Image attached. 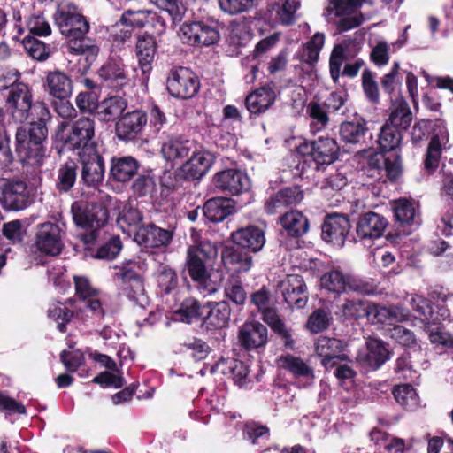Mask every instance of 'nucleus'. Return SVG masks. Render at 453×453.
Wrapping results in <instances>:
<instances>
[{
	"instance_id": "nucleus-1",
	"label": "nucleus",
	"mask_w": 453,
	"mask_h": 453,
	"mask_svg": "<svg viewBox=\"0 0 453 453\" xmlns=\"http://www.w3.org/2000/svg\"><path fill=\"white\" fill-rule=\"evenodd\" d=\"M50 119V112L44 103L36 102L29 114L30 127H21L16 132L17 151L23 157H36L42 142L46 139L48 128L47 121Z\"/></svg>"
},
{
	"instance_id": "nucleus-2",
	"label": "nucleus",
	"mask_w": 453,
	"mask_h": 453,
	"mask_svg": "<svg viewBox=\"0 0 453 453\" xmlns=\"http://www.w3.org/2000/svg\"><path fill=\"white\" fill-rule=\"evenodd\" d=\"M215 254V246L208 241H202L189 246L187 250L186 269L192 280L197 284L204 295L214 293L217 289L211 280V271L207 265L208 261Z\"/></svg>"
},
{
	"instance_id": "nucleus-3",
	"label": "nucleus",
	"mask_w": 453,
	"mask_h": 453,
	"mask_svg": "<svg viewBox=\"0 0 453 453\" xmlns=\"http://www.w3.org/2000/svg\"><path fill=\"white\" fill-rule=\"evenodd\" d=\"M71 213L73 222L80 227L89 229L88 234H81L84 244L93 243L97 238V231L104 227L108 220V211L102 204L86 201H76L72 204Z\"/></svg>"
},
{
	"instance_id": "nucleus-4",
	"label": "nucleus",
	"mask_w": 453,
	"mask_h": 453,
	"mask_svg": "<svg viewBox=\"0 0 453 453\" xmlns=\"http://www.w3.org/2000/svg\"><path fill=\"white\" fill-rule=\"evenodd\" d=\"M95 135V122L83 117L74 121L67 130L65 122L59 124L56 132L58 140L63 142L70 150H80L79 152H88L95 150L91 145Z\"/></svg>"
},
{
	"instance_id": "nucleus-5",
	"label": "nucleus",
	"mask_w": 453,
	"mask_h": 453,
	"mask_svg": "<svg viewBox=\"0 0 453 453\" xmlns=\"http://www.w3.org/2000/svg\"><path fill=\"white\" fill-rule=\"evenodd\" d=\"M17 79L8 87L6 106L12 119L19 123L28 119L34 104L32 94L28 86L23 82H17Z\"/></svg>"
},
{
	"instance_id": "nucleus-6",
	"label": "nucleus",
	"mask_w": 453,
	"mask_h": 453,
	"mask_svg": "<svg viewBox=\"0 0 453 453\" xmlns=\"http://www.w3.org/2000/svg\"><path fill=\"white\" fill-rule=\"evenodd\" d=\"M61 34L72 40L81 39L89 31V24L75 6L60 8L54 16Z\"/></svg>"
},
{
	"instance_id": "nucleus-7",
	"label": "nucleus",
	"mask_w": 453,
	"mask_h": 453,
	"mask_svg": "<svg viewBox=\"0 0 453 453\" xmlns=\"http://www.w3.org/2000/svg\"><path fill=\"white\" fill-rule=\"evenodd\" d=\"M199 86L196 75L186 67L173 68L166 81L170 95L181 99L193 97L197 93Z\"/></svg>"
},
{
	"instance_id": "nucleus-8",
	"label": "nucleus",
	"mask_w": 453,
	"mask_h": 453,
	"mask_svg": "<svg viewBox=\"0 0 453 453\" xmlns=\"http://www.w3.org/2000/svg\"><path fill=\"white\" fill-rule=\"evenodd\" d=\"M0 203L7 211H20L30 203L24 181L0 179Z\"/></svg>"
},
{
	"instance_id": "nucleus-9",
	"label": "nucleus",
	"mask_w": 453,
	"mask_h": 453,
	"mask_svg": "<svg viewBox=\"0 0 453 453\" xmlns=\"http://www.w3.org/2000/svg\"><path fill=\"white\" fill-rule=\"evenodd\" d=\"M127 25V27L147 28L151 33L161 34L165 30V21L157 12L147 10H127L117 22V27Z\"/></svg>"
},
{
	"instance_id": "nucleus-10",
	"label": "nucleus",
	"mask_w": 453,
	"mask_h": 453,
	"mask_svg": "<svg viewBox=\"0 0 453 453\" xmlns=\"http://www.w3.org/2000/svg\"><path fill=\"white\" fill-rule=\"evenodd\" d=\"M278 291L292 308L302 309L307 304V286L301 275H287L278 283Z\"/></svg>"
},
{
	"instance_id": "nucleus-11",
	"label": "nucleus",
	"mask_w": 453,
	"mask_h": 453,
	"mask_svg": "<svg viewBox=\"0 0 453 453\" xmlns=\"http://www.w3.org/2000/svg\"><path fill=\"white\" fill-rule=\"evenodd\" d=\"M183 42L193 46H209L219 39V33L213 26L203 22L184 23L180 29Z\"/></svg>"
},
{
	"instance_id": "nucleus-12",
	"label": "nucleus",
	"mask_w": 453,
	"mask_h": 453,
	"mask_svg": "<svg viewBox=\"0 0 453 453\" xmlns=\"http://www.w3.org/2000/svg\"><path fill=\"white\" fill-rule=\"evenodd\" d=\"M215 188L232 196H239L250 188V180L241 170L229 168L217 173L213 177Z\"/></svg>"
},
{
	"instance_id": "nucleus-13",
	"label": "nucleus",
	"mask_w": 453,
	"mask_h": 453,
	"mask_svg": "<svg viewBox=\"0 0 453 453\" xmlns=\"http://www.w3.org/2000/svg\"><path fill=\"white\" fill-rule=\"evenodd\" d=\"M301 154H310L317 165H330L338 157L339 146L334 138L321 137L311 143H303L298 147Z\"/></svg>"
},
{
	"instance_id": "nucleus-14",
	"label": "nucleus",
	"mask_w": 453,
	"mask_h": 453,
	"mask_svg": "<svg viewBox=\"0 0 453 453\" xmlns=\"http://www.w3.org/2000/svg\"><path fill=\"white\" fill-rule=\"evenodd\" d=\"M63 234L58 224L52 222L41 224L35 235V246L42 253L56 256L62 250Z\"/></svg>"
},
{
	"instance_id": "nucleus-15",
	"label": "nucleus",
	"mask_w": 453,
	"mask_h": 453,
	"mask_svg": "<svg viewBox=\"0 0 453 453\" xmlns=\"http://www.w3.org/2000/svg\"><path fill=\"white\" fill-rule=\"evenodd\" d=\"M237 340L240 346L246 350L257 349L267 343L268 330L258 321L247 320L239 327Z\"/></svg>"
},
{
	"instance_id": "nucleus-16",
	"label": "nucleus",
	"mask_w": 453,
	"mask_h": 453,
	"mask_svg": "<svg viewBox=\"0 0 453 453\" xmlns=\"http://www.w3.org/2000/svg\"><path fill=\"white\" fill-rule=\"evenodd\" d=\"M344 347V343L336 338L321 336L315 342L316 354L321 357V365L326 370L335 367L339 361L347 358L342 353Z\"/></svg>"
},
{
	"instance_id": "nucleus-17",
	"label": "nucleus",
	"mask_w": 453,
	"mask_h": 453,
	"mask_svg": "<svg viewBox=\"0 0 453 453\" xmlns=\"http://www.w3.org/2000/svg\"><path fill=\"white\" fill-rule=\"evenodd\" d=\"M82 164L81 178L88 186H96L101 183L104 176V158L96 151L79 152Z\"/></svg>"
},
{
	"instance_id": "nucleus-18",
	"label": "nucleus",
	"mask_w": 453,
	"mask_h": 453,
	"mask_svg": "<svg viewBox=\"0 0 453 453\" xmlns=\"http://www.w3.org/2000/svg\"><path fill=\"white\" fill-rule=\"evenodd\" d=\"M190 153L191 157L181 165L180 171L186 179L199 180L208 173L214 158L210 152L198 150L196 144Z\"/></svg>"
},
{
	"instance_id": "nucleus-19",
	"label": "nucleus",
	"mask_w": 453,
	"mask_h": 453,
	"mask_svg": "<svg viewBox=\"0 0 453 453\" xmlns=\"http://www.w3.org/2000/svg\"><path fill=\"white\" fill-rule=\"evenodd\" d=\"M350 230V223L346 216L333 214L328 216L322 226V239L337 246H342Z\"/></svg>"
},
{
	"instance_id": "nucleus-20",
	"label": "nucleus",
	"mask_w": 453,
	"mask_h": 453,
	"mask_svg": "<svg viewBox=\"0 0 453 453\" xmlns=\"http://www.w3.org/2000/svg\"><path fill=\"white\" fill-rule=\"evenodd\" d=\"M147 122L148 118L144 111L139 110L129 111L117 122V135L121 140H133L141 134Z\"/></svg>"
},
{
	"instance_id": "nucleus-21",
	"label": "nucleus",
	"mask_w": 453,
	"mask_h": 453,
	"mask_svg": "<svg viewBox=\"0 0 453 453\" xmlns=\"http://www.w3.org/2000/svg\"><path fill=\"white\" fill-rule=\"evenodd\" d=\"M366 348L359 352L357 360L365 366L377 369L388 360L390 352L384 342L377 338H369Z\"/></svg>"
},
{
	"instance_id": "nucleus-22",
	"label": "nucleus",
	"mask_w": 453,
	"mask_h": 453,
	"mask_svg": "<svg viewBox=\"0 0 453 453\" xmlns=\"http://www.w3.org/2000/svg\"><path fill=\"white\" fill-rule=\"evenodd\" d=\"M99 77L105 85L113 88H120L129 84L128 72L121 59H110L98 70Z\"/></svg>"
},
{
	"instance_id": "nucleus-23",
	"label": "nucleus",
	"mask_w": 453,
	"mask_h": 453,
	"mask_svg": "<svg viewBox=\"0 0 453 453\" xmlns=\"http://www.w3.org/2000/svg\"><path fill=\"white\" fill-rule=\"evenodd\" d=\"M388 223L381 215L375 212H368L359 218L356 232L362 240L378 239L382 236Z\"/></svg>"
},
{
	"instance_id": "nucleus-24",
	"label": "nucleus",
	"mask_w": 453,
	"mask_h": 453,
	"mask_svg": "<svg viewBox=\"0 0 453 453\" xmlns=\"http://www.w3.org/2000/svg\"><path fill=\"white\" fill-rule=\"evenodd\" d=\"M134 239L145 248H158L167 246L172 242L173 234L155 225H149L139 227L134 233Z\"/></svg>"
},
{
	"instance_id": "nucleus-25",
	"label": "nucleus",
	"mask_w": 453,
	"mask_h": 453,
	"mask_svg": "<svg viewBox=\"0 0 453 453\" xmlns=\"http://www.w3.org/2000/svg\"><path fill=\"white\" fill-rule=\"evenodd\" d=\"M232 241L237 246L257 252L265 243V231L256 226H248L233 232Z\"/></svg>"
},
{
	"instance_id": "nucleus-26",
	"label": "nucleus",
	"mask_w": 453,
	"mask_h": 453,
	"mask_svg": "<svg viewBox=\"0 0 453 453\" xmlns=\"http://www.w3.org/2000/svg\"><path fill=\"white\" fill-rule=\"evenodd\" d=\"M221 260L226 271L232 273L231 276L249 272L253 265L250 255L230 246L223 249Z\"/></svg>"
},
{
	"instance_id": "nucleus-27",
	"label": "nucleus",
	"mask_w": 453,
	"mask_h": 453,
	"mask_svg": "<svg viewBox=\"0 0 453 453\" xmlns=\"http://www.w3.org/2000/svg\"><path fill=\"white\" fill-rule=\"evenodd\" d=\"M449 134L444 127L438 129L432 137L426 154L424 167L428 174H432L439 166L441 151L447 149Z\"/></svg>"
},
{
	"instance_id": "nucleus-28",
	"label": "nucleus",
	"mask_w": 453,
	"mask_h": 453,
	"mask_svg": "<svg viewBox=\"0 0 453 453\" xmlns=\"http://www.w3.org/2000/svg\"><path fill=\"white\" fill-rule=\"evenodd\" d=\"M196 142L182 136L168 137L161 145L163 157L170 162L182 160L195 149Z\"/></svg>"
},
{
	"instance_id": "nucleus-29",
	"label": "nucleus",
	"mask_w": 453,
	"mask_h": 453,
	"mask_svg": "<svg viewBox=\"0 0 453 453\" xmlns=\"http://www.w3.org/2000/svg\"><path fill=\"white\" fill-rule=\"evenodd\" d=\"M44 88L55 99H68L73 91V81L60 71L48 72L45 76Z\"/></svg>"
},
{
	"instance_id": "nucleus-30",
	"label": "nucleus",
	"mask_w": 453,
	"mask_h": 453,
	"mask_svg": "<svg viewBox=\"0 0 453 453\" xmlns=\"http://www.w3.org/2000/svg\"><path fill=\"white\" fill-rule=\"evenodd\" d=\"M209 311L203 319V326L208 330H218L228 326L231 309L226 301L208 303Z\"/></svg>"
},
{
	"instance_id": "nucleus-31",
	"label": "nucleus",
	"mask_w": 453,
	"mask_h": 453,
	"mask_svg": "<svg viewBox=\"0 0 453 453\" xmlns=\"http://www.w3.org/2000/svg\"><path fill=\"white\" fill-rule=\"evenodd\" d=\"M275 91L267 86L261 87L250 93L245 100L247 110L252 114H260L267 111L275 102Z\"/></svg>"
},
{
	"instance_id": "nucleus-32",
	"label": "nucleus",
	"mask_w": 453,
	"mask_h": 453,
	"mask_svg": "<svg viewBox=\"0 0 453 453\" xmlns=\"http://www.w3.org/2000/svg\"><path fill=\"white\" fill-rule=\"evenodd\" d=\"M303 197V192L298 187L286 188L268 199L265 203V210L267 213L273 214L279 210L300 203Z\"/></svg>"
},
{
	"instance_id": "nucleus-33",
	"label": "nucleus",
	"mask_w": 453,
	"mask_h": 453,
	"mask_svg": "<svg viewBox=\"0 0 453 453\" xmlns=\"http://www.w3.org/2000/svg\"><path fill=\"white\" fill-rule=\"evenodd\" d=\"M276 363L279 368L288 371L295 378L314 379V370L300 357L285 354L280 356Z\"/></svg>"
},
{
	"instance_id": "nucleus-34",
	"label": "nucleus",
	"mask_w": 453,
	"mask_h": 453,
	"mask_svg": "<svg viewBox=\"0 0 453 453\" xmlns=\"http://www.w3.org/2000/svg\"><path fill=\"white\" fill-rule=\"evenodd\" d=\"M203 211L204 217L211 222H220L234 213V203L231 199L225 197L211 198L205 203Z\"/></svg>"
},
{
	"instance_id": "nucleus-35",
	"label": "nucleus",
	"mask_w": 453,
	"mask_h": 453,
	"mask_svg": "<svg viewBox=\"0 0 453 453\" xmlns=\"http://www.w3.org/2000/svg\"><path fill=\"white\" fill-rule=\"evenodd\" d=\"M67 52L73 56L80 57V61L83 59L86 66L89 67L97 58L99 47L89 39L71 40L67 46Z\"/></svg>"
},
{
	"instance_id": "nucleus-36",
	"label": "nucleus",
	"mask_w": 453,
	"mask_h": 453,
	"mask_svg": "<svg viewBox=\"0 0 453 453\" xmlns=\"http://www.w3.org/2000/svg\"><path fill=\"white\" fill-rule=\"evenodd\" d=\"M139 165L132 157H113L111 162L110 175L119 182L130 180L138 170Z\"/></svg>"
},
{
	"instance_id": "nucleus-37",
	"label": "nucleus",
	"mask_w": 453,
	"mask_h": 453,
	"mask_svg": "<svg viewBox=\"0 0 453 453\" xmlns=\"http://www.w3.org/2000/svg\"><path fill=\"white\" fill-rule=\"evenodd\" d=\"M213 371L231 377L239 386L246 383L249 375L248 366L243 362L233 358L221 359L216 364Z\"/></svg>"
},
{
	"instance_id": "nucleus-38",
	"label": "nucleus",
	"mask_w": 453,
	"mask_h": 453,
	"mask_svg": "<svg viewBox=\"0 0 453 453\" xmlns=\"http://www.w3.org/2000/svg\"><path fill=\"white\" fill-rule=\"evenodd\" d=\"M298 6V0H276L269 5L270 18L280 24L290 25L295 20Z\"/></svg>"
},
{
	"instance_id": "nucleus-39",
	"label": "nucleus",
	"mask_w": 453,
	"mask_h": 453,
	"mask_svg": "<svg viewBox=\"0 0 453 453\" xmlns=\"http://www.w3.org/2000/svg\"><path fill=\"white\" fill-rule=\"evenodd\" d=\"M127 108V102L120 96H111L97 104L96 115L103 121H111L119 118Z\"/></svg>"
},
{
	"instance_id": "nucleus-40",
	"label": "nucleus",
	"mask_w": 453,
	"mask_h": 453,
	"mask_svg": "<svg viewBox=\"0 0 453 453\" xmlns=\"http://www.w3.org/2000/svg\"><path fill=\"white\" fill-rule=\"evenodd\" d=\"M280 224L290 236H301L309 228L308 219L298 211L287 212L280 218Z\"/></svg>"
},
{
	"instance_id": "nucleus-41",
	"label": "nucleus",
	"mask_w": 453,
	"mask_h": 453,
	"mask_svg": "<svg viewBox=\"0 0 453 453\" xmlns=\"http://www.w3.org/2000/svg\"><path fill=\"white\" fill-rule=\"evenodd\" d=\"M412 120V114L408 104L403 100H396L392 106V111L388 122L393 128L399 131L409 127Z\"/></svg>"
},
{
	"instance_id": "nucleus-42",
	"label": "nucleus",
	"mask_w": 453,
	"mask_h": 453,
	"mask_svg": "<svg viewBox=\"0 0 453 453\" xmlns=\"http://www.w3.org/2000/svg\"><path fill=\"white\" fill-rule=\"evenodd\" d=\"M156 53V43L150 35L138 37L136 42V55L141 69L143 73L150 70V65L154 60Z\"/></svg>"
},
{
	"instance_id": "nucleus-43",
	"label": "nucleus",
	"mask_w": 453,
	"mask_h": 453,
	"mask_svg": "<svg viewBox=\"0 0 453 453\" xmlns=\"http://www.w3.org/2000/svg\"><path fill=\"white\" fill-rule=\"evenodd\" d=\"M392 209L397 221L407 225H418V214L413 201L400 198L392 203Z\"/></svg>"
},
{
	"instance_id": "nucleus-44",
	"label": "nucleus",
	"mask_w": 453,
	"mask_h": 453,
	"mask_svg": "<svg viewBox=\"0 0 453 453\" xmlns=\"http://www.w3.org/2000/svg\"><path fill=\"white\" fill-rule=\"evenodd\" d=\"M366 132L367 127L363 119L343 122L340 127L341 138L347 143H360Z\"/></svg>"
},
{
	"instance_id": "nucleus-45",
	"label": "nucleus",
	"mask_w": 453,
	"mask_h": 453,
	"mask_svg": "<svg viewBox=\"0 0 453 453\" xmlns=\"http://www.w3.org/2000/svg\"><path fill=\"white\" fill-rule=\"evenodd\" d=\"M326 107L317 102H311L307 106V114L311 119L310 123L311 132L316 134L320 132L328 124L329 118Z\"/></svg>"
},
{
	"instance_id": "nucleus-46",
	"label": "nucleus",
	"mask_w": 453,
	"mask_h": 453,
	"mask_svg": "<svg viewBox=\"0 0 453 453\" xmlns=\"http://www.w3.org/2000/svg\"><path fill=\"white\" fill-rule=\"evenodd\" d=\"M347 274L334 269L325 273L320 278L321 287L328 291L341 293L346 291Z\"/></svg>"
},
{
	"instance_id": "nucleus-47",
	"label": "nucleus",
	"mask_w": 453,
	"mask_h": 453,
	"mask_svg": "<svg viewBox=\"0 0 453 453\" xmlns=\"http://www.w3.org/2000/svg\"><path fill=\"white\" fill-rule=\"evenodd\" d=\"M325 43V35L322 33H316L311 40L303 45L300 54L301 59L309 64L313 65L319 60V52Z\"/></svg>"
},
{
	"instance_id": "nucleus-48",
	"label": "nucleus",
	"mask_w": 453,
	"mask_h": 453,
	"mask_svg": "<svg viewBox=\"0 0 453 453\" xmlns=\"http://www.w3.org/2000/svg\"><path fill=\"white\" fill-rule=\"evenodd\" d=\"M393 394L396 402L406 409L414 410L419 404L416 390L409 384L395 386Z\"/></svg>"
},
{
	"instance_id": "nucleus-49",
	"label": "nucleus",
	"mask_w": 453,
	"mask_h": 453,
	"mask_svg": "<svg viewBox=\"0 0 453 453\" xmlns=\"http://www.w3.org/2000/svg\"><path fill=\"white\" fill-rule=\"evenodd\" d=\"M224 295L233 303L243 305L247 299L246 291L237 276H230L224 286Z\"/></svg>"
},
{
	"instance_id": "nucleus-50",
	"label": "nucleus",
	"mask_w": 453,
	"mask_h": 453,
	"mask_svg": "<svg viewBox=\"0 0 453 453\" xmlns=\"http://www.w3.org/2000/svg\"><path fill=\"white\" fill-rule=\"evenodd\" d=\"M228 41L237 47L244 46L250 40L249 27L243 20H234L228 27Z\"/></svg>"
},
{
	"instance_id": "nucleus-51",
	"label": "nucleus",
	"mask_w": 453,
	"mask_h": 453,
	"mask_svg": "<svg viewBox=\"0 0 453 453\" xmlns=\"http://www.w3.org/2000/svg\"><path fill=\"white\" fill-rule=\"evenodd\" d=\"M76 165L73 161H68L58 170V188L60 191L70 190L76 180Z\"/></svg>"
},
{
	"instance_id": "nucleus-52",
	"label": "nucleus",
	"mask_w": 453,
	"mask_h": 453,
	"mask_svg": "<svg viewBox=\"0 0 453 453\" xmlns=\"http://www.w3.org/2000/svg\"><path fill=\"white\" fill-rule=\"evenodd\" d=\"M141 220V214L136 209L126 206L118 218V225L123 232L130 234L132 230L129 228H134L136 232Z\"/></svg>"
},
{
	"instance_id": "nucleus-53",
	"label": "nucleus",
	"mask_w": 453,
	"mask_h": 453,
	"mask_svg": "<svg viewBox=\"0 0 453 453\" xmlns=\"http://www.w3.org/2000/svg\"><path fill=\"white\" fill-rule=\"evenodd\" d=\"M401 139V131L393 128L390 125H384L378 142L382 150L391 151L400 144Z\"/></svg>"
},
{
	"instance_id": "nucleus-54",
	"label": "nucleus",
	"mask_w": 453,
	"mask_h": 453,
	"mask_svg": "<svg viewBox=\"0 0 453 453\" xmlns=\"http://www.w3.org/2000/svg\"><path fill=\"white\" fill-rule=\"evenodd\" d=\"M75 312L76 316L82 319L89 317L88 312H91L92 315H96L97 317H102L104 315L102 303L99 299L96 298L94 296L80 300L77 303Z\"/></svg>"
},
{
	"instance_id": "nucleus-55",
	"label": "nucleus",
	"mask_w": 453,
	"mask_h": 453,
	"mask_svg": "<svg viewBox=\"0 0 453 453\" xmlns=\"http://www.w3.org/2000/svg\"><path fill=\"white\" fill-rule=\"evenodd\" d=\"M199 314V304L196 300H186L181 307L173 312V320L190 324Z\"/></svg>"
},
{
	"instance_id": "nucleus-56",
	"label": "nucleus",
	"mask_w": 453,
	"mask_h": 453,
	"mask_svg": "<svg viewBox=\"0 0 453 453\" xmlns=\"http://www.w3.org/2000/svg\"><path fill=\"white\" fill-rule=\"evenodd\" d=\"M410 304L412 309L418 313L420 319L427 323H436L438 319L433 317L432 307L429 301L421 296L412 295L410 299Z\"/></svg>"
},
{
	"instance_id": "nucleus-57",
	"label": "nucleus",
	"mask_w": 453,
	"mask_h": 453,
	"mask_svg": "<svg viewBox=\"0 0 453 453\" xmlns=\"http://www.w3.org/2000/svg\"><path fill=\"white\" fill-rule=\"evenodd\" d=\"M73 312L69 311L62 303H52L48 309V317L57 323L60 332L65 331V326L70 322Z\"/></svg>"
},
{
	"instance_id": "nucleus-58",
	"label": "nucleus",
	"mask_w": 453,
	"mask_h": 453,
	"mask_svg": "<svg viewBox=\"0 0 453 453\" xmlns=\"http://www.w3.org/2000/svg\"><path fill=\"white\" fill-rule=\"evenodd\" d=\"M122 249V243L119 237L114 236L99 247L92 257L98 259H114Z\"/></svg>"
},
{
	"instance_id": "nucleus-59",
	"label": "nucleus",
	"mask_w": 453,
	"mask_h": 453,
	"mask_svg": "<svg viewBox=\"0 0 453 453\" xmlns=\"http://www.w3.org/2000/svg\"><path fill=\"white\" fill-rule=\"evenodd\" d=\"M159 288L165 294L172 292L178 285V277L174 270L162 266L157 276Z\"/></svg>"
},
{
	"instance_id": "nucleus-60",
	"label": "nucleus",
	"mask_w": 453,
	"mask_h": 453,
	"mask_svg": "<svg viewBox=\"0 0 453 453\" xmlns=\"http://www.w3.org/2000/svg\"><path fill=\"white\" fill-rule=\"evenodd\" d=\"M261 312L263 320L268 324L275 333L280 334L286 340L290 338L291 335L288 329L273 310L269 307ZM286 344H289L288 341L286 342Z\"/></svg>"
},
{
	"instance_id": "nucleus-61",
	"label": "nucleus",
	"mask_w": 453,
	"mask_h": 453,
	"mask_svg": "<svg viewBox=\"0 0 453 453\" xmlns=\"http://www.w3.org/2000/svg\"><path fill=\"white\" fill-rule=\"evenodd\" d=\"M23 44L33 58L43 61L49 58L50 50L42 42L27 36L23 39Z\"/></svg>"
},
{
	"instance_id": "nucleus-62",
	"label": "nucleus",
	"mask_w": 453,
	"mask_h": 453,
	"mask_svg": "<svg viewBox=\"0 0 453 453\" xmlns=\"http://www.w3.org/2000/svg\"><path fill=\"white\" fill-rule=\"evenodd\" d=\"M329 325L328 313L321 309L313 311L307 321V329L312 334H318L327 328Z\"/></svg>"
},
{
	"instance_id": "nucleus-63",
	"label": "nucleus",
	"mask_w": 453,
	"mask_h": 453,
	"mask_svg": "<svg viewBox=\"0 0 453 453\" xmlns=\"http://www.w3.org/2000/svg\"><path fill=\"white\" fill-rule=\"evenodd\" d=\"M28 31L34 35L47 36L51 33V27L45 18L41 14L31 15L27 21Z\"/></svg>"
},
{
	"instance_id": "nucleus-64",
	"label": "nucleus",
	"mask_w": 453,
	"mask_h": 453,
	"mask_svg": "<svg viewBox=\"0 0 453 453\" xmlns=\"http://www.w3.org/2000/svg\"><path fill=\"white\" fill-rule=\"evenodd\" d=\"M430 342L441 350L453 349V335L448 332L440 329L430 330L428 333Z\"/></svg>"
}]
</instances>
